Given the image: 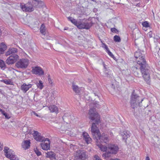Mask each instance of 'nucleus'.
Segmentation results:
<instances>
[{"label": "nucleus", "mask_w": 160, "mask_h": 160, "mask_svg": "<svg viewBox=\"0 0 160 160\" xmlns=\"http://www.w3.org/2000/svg\"><path fill=\"white\" fill-rule=\"evenodd\" d=\"M0 68L3 70L7 68L5 62L2 59H0Z\"/></svg>", "instance_id": "obj_28"}, {"label": "nucleus", "mask_w": 160, "mask_h": 160, "mask_svg": "<svg viewBox=\"0 0 160 160\" xmlns=\"http://www.w3.org/2000/svg\"><path fill=\"white\" fill-rule=\"evenodd\" d=\"M142 25L143 27L146 28L148 27H149V23L147 21L143 22L142 23Z\"/></svg>", "instance_id": "obj_38"}, {"label": "nucleus", "mask_w": 160, "mask_h": 160, "mask_svg": "<svg viewBox=\"0 0 160 160\" xmlns=\"http://www.w3.org/2000/svg\"><path fill=\"white\" fill-rule=\"evenodd\" d=\"M19 58L18 55H14V56H10L6 60L5 62L8 65L13 64Z\"/></svg>", "instance_id": "obj_9"}, {"label": "nucleus", "mask_w": 160, "mask_h": 160, "mask_svg": "<svg viewBox=\"0 0 160 160\" xmlns=\"http://www.w3.org/2000/svg\"><path fill=\"white\" fill-rule=\"evenodd\" d=\"M34 114L35 115H36V116H37V117H40L38 115L37 113H36L35 112H33Z\"/></svg>", "instance_id": "obj_48"}, {"label": "nucleus", "mask_w": 160, "mask_h": 160, "mask_svg": "<svg viewBox=\"0 0 160 160\" xmlns=\"http://www.w3.org/2000/svg\"><path fill=\"white\" fill-rule=\"evenodd\" d=\"M91 22H78L76 26L79 29H88L92 26Z\"/></svg>", "instance_id": "obj_6"}, {"label": "nucleus", "mask_w": 160, "mask_h": 160, "mask_svg": "<svg viewBox=\"0 0 160 160\" xmlns=\"http://www.w3.org/2000/svg\"><path fill=\"white\" fill-rule=\"evenodd\" d=\"M7 48V46L3 42L0 44V55L4 53Z\"/></svg>", "instance_id": "obj_23"}, {"label": "nucleus", "mask_w": 160, "mask_h": 160, "mask_svg": "<svg viewBox=\"0 0 160 160\" xmlns=\"http://www.w3.org/2000/svg\"><path fill=\"white\" fill-rule=\"evenodd\" d=\"M68 20L70 21L72 23H73L74 25L76 26V24H77V22H78L77 21L73 18L69 17L68 18Z\"/></svg>", "instance_id": "obj_32"}, {"label": "nucleus", "mask_w": 160, "mask_h": 160, "mask_svg": "<svg viewBox=\"0 0 160 160\" xmlns=\"http://www.w3.org/2000/svg\"><path fill=\"white\" fill-rule=\"evenodd\" d=\"M47 155L46 157L47 158H49L51 159H55L56 154L54 152L51 151L46 153Z\"/></svg>", "instance_id": "obj_22"}, {"label": "nucleus", "mask_w": 160, "mask_h": 160, "mask_svg": "<svg viewBox=\"0 0 160 160\" xmlns=\"http://www.w3.org/2000/svg\"><path fill=\"white\" fill-rule=\"evenodd\" d=\"M94 94H95V96H96V94H95V93H94Z\"/></svg>", "instance_id": "obj_60"}, {"label": "nucleus", "mask_w": 160, "mask_h": 160, "mask_svg": "<svg viewBox=\"0 0 160 160\" xmlns=\"http://www.w3.org/2000/svg\"><path fill=\"white\" fill-rule=\"evenodd\" d=\"M32 86L31 84H27L23 83L21 87V89L24 93H26Z\"/></svg>", "instance_id": "obj_18"}, {"label": "nucleus", "mask_w": 160, "mask_h": 160, "mask_svg": "<svg viewBox=\"0 0 160 160\" xmlns=\"http://www.w3.org/2000/svg\"><path fill=\"white\" fill-rule=\"evenodd\" d=\"M95 139L96 143L98 142L100 143H105L107 144L108 142L109 138L108 135L104 133H102L101 135H99Z\"/></svg>", "instance_id": "obj_5"}, {"label": "nucleus", "mask_w": 160, "mask_h": 160, "mask_svg": "<svg viewBox=\"0 0 160 160\" xmlns=\"http://www.w3.org/2000/svg\"><path fill=\"white\" fill-rule=\"evenodd\" d=\"M18 52L17 49L15 48H9L6 52L5 55L6 56L10 55V56H14V55H18L17 53Z\"/></svg>", "instance_id": "obj_16"}, {"label": "nucleus", "mask_w": 160, "mask_h": 160, "mask_svg": "<svg viewBox=\"0 0 160 160\" xmlns=\"http://www.w3.org/2000/svg\"><path fill=\"white\" fill-rule=\"evenodd\" d=\"M148 36L149 38H151L152 37V32L151 31L150 32L148 33Z\"/></svg>", "instance_id": "obj_44"}, {"label": "nucleus", "mask_w": 160, "mask_h": 160, "mask_svg": "<svg viewBox=\"0 0 160 160\" xmlns=\"http://www.w3.org/2000/svg\"><path fill=\"white\" fill-rule=\"evenodd\" d=\"M3 110L2 109H1L0 108V112H2V111Z\"/></svg>", "instance_id": "obj_56"}, {"label": "nucleus", "mask_w": 160, "mask_h": 160, "mask_svg": "<svg viewBox=\"0 0 160 160\" xmlns=\"http://www.w3.org/2000/svg\"><path fill=\"white\" fill-rule=\"evenodd\" d=\"M39 2V1L38 0H33L32 1L33 6L38 8V5Z\"/></svg>", "instance_id": "obj_35"}, {"label": "nucleus", "mask_w": 160, "mask_h": 160, "mask_svg": "<svg viewBox=\"0 0 160 160\" xmlns=\"http://www.w3.org/2000/svg\"><path fill=\"white\" fill-rule=\"evenodd\" d=\"M112 88H113L114 89H115V87L113 86V85H112Z\"/></svg>", "instance_id": "obj_57"}, {"label": "nucleus", "mask_w": 160, "mask_h": 160, "mask_svg": "<svg viewBox=\"0 0 160 160\" xmlns=\"http://www.w3.org/2000/svg\"><path fill=\"white\" fill-rule=\"evenodd\" d=\"M0 93L2 94V90L1 89H0Z\"/></svg>", "instance_id": "obj_53"}, {"label": "nucleus", "mask_w": 160, "mask_h": 160, "mask_svg": "<svg viewBox=\"0 0 160 160\" xmlns=\"http://www.w3.org/2000/svg\"><path fill=\"white\" fill-rule=\"evenodd\" d=\"M44 7H45L44 3L41 1H39L38 8H43Z\"/></svg>", "instance_id": "obj_36"}, {"label": "nucleus", "mask_w": 160, "mask_h": 160, "mask_svg": "<svg viewBox=\"0 0 160 160\" xmlns=\"http://www.w3.org/2000/svg\"><path fill=\"white\" fill-rule=\"evenodd\" d=\"M67 28H65L64 29V30H67Z\"/></svg>", "instance_id": "obj_58"}, {"label": "nucleus", "mask_w": 160, "mask_h": 160, "mask_svg": "<svg viewBox=\"0 0 160 160\" xmlns=\"http://www.w3.org/2000/svg\"><path fill=\"white\" fill-rule=\"evenodd\" d=\"M40 31L42 35H45L46 34V28L44 24H42L40 28Z\"/></svg>", "instance_id": "obj_27"}, {"label": "nucleus", "mask_w": 160, "mask_h": 160, "mask_svg": "<svg viewBox=\"0 0 160 160\" xmlns=\"http://www.w3.org/2000/svg\"><path fill=\"white\" fill-rule=\"evenodd\" d=\"M91 0V1H93V0Z\"/></svg>", "instance_id": "obj_61"}, {"label": "nucleus", "mask_w": 160, "mask_h": 160, "mask_svg": "<svg viewBox=\"0 0 160 160\" xmlns=\"http://www.w3.org/2000/svg\"><path fill=\"white\" fill-rule=\"evenodd\" d=\"M139 4H137V6H139Z\"/></svg>", "instance_id": "obj_59"}, {"label": "nucleus", "mask_w": 160, "mask_h": 160, "mask_svg": "<svg viewBox=\"0 0 160 160\" xmlns=\"http://www.w3.org/2000/svg\"><path fill=\"white\" fill-rule=\"evenodd\" d=\"M112 58L114 60H116V58L114 56V57H112Z\"/></svg>", "instance_id": "obj_54"}, {"label": "nucleus", "mask_w": 160, "mask_h": 160, "mask_svg": "<svg viewBox=\"0 0 160 160\" xmlns=\"http://www.w3.org/2000/svg\"><path fill=\"white\" fill-rule=\"evenodd\" d=\"M96 145L102 151L106 152L107 150L108 151V147L102 145L101 143L98 142L96 143Z\"/></svg>", "instance_id": "obj_21"}, {"label": "nucleus", "mask_w": 160, "mask_h": 160, "mask_svg": "<svg viewBox=\"0 0 160 160\" xmlns=\"http://www.w3.org/2000/svg\"><path fill=\"white\" fill-rule=\"evenodd\" d=\"M3 115L5 116L6 118L9 119L10 118V117L6 112L5 113H4Z\"/></svg>", "instance_id": "obj_46"}, {"label": "nucleus", "mask_w": 160, "mask_h": 160, "mask_svg": "<svg viewBox=\"0 0 160 160\" xmlns=\"http://www.w3.org/2000/svg\"><path fill=\"white\" fill-rule=\"evenodd\" d=\"M21 8L22 10L25 12H31L34 10L33 5L31 2H28L26 5H21Z\"/></svg>", "instance_id": "obj_7"}, {"label": "nucleus", "mask_w": 160, "mask_h": 160, "mask_svg": "<svg viewBox=\"0 0 160 160\" xmlns=\"http://www.w3.org/2000/svg\"><path fill=\"white\" fill-rule=\"evenodd\" d=\"M2 33V31L0 29V35H1Z\"/></svg>", "instance_id": "obj_55"}, {"label": "nucleus", "mask_w": 160, "mask_h": 160, "mask_svg": "<svg viewBox=\"0 0 160 160\" xmlns=\"http://www.w3.org/2000/svg\"><path fill=\"white\" fill-rule=\"evenodd\" d=\"M29 64V60L28 59L23 58L19 59L16 63L15 66L18 68L24 69L27 68Z\"/></svg>", "instance_id": "obj_4"}, {"label": "nucleus", "mask_w": 160, "mask_h": 160, "mask_svg": "<svg viewBox=\"0 0 160 160\" xmlns=\"http://www.w3.org/2000/svg\"><path fill=\"white\" fill-rule=\"evenodd\" d=\"M83 136L84 139L87 144L90 143L91 142L92 139L90 138L87 133L85 132H83Z\"/></svg>", "instance_id": "obj_17"}, {"label": "nucleus", "mask_w": 160, "mask_h": 160, "mask_svg": "<svg viewBox=\"0 0 160 160\" xmlns=\"http://www.w3.org/2000/svg\"><path fill=\"white\" fill-rule=\"evenodd\" d=\"M93 108H90V109L89 110V111L91 109H92V111H91V112L92 113H95L94 112V110L95 108H99L100 107V106L98 104V103L96 102H94L93 104ZM96 113H97V112H96Z\"/></svg>", "instance_id": "obj_30"}, {"label": "nucleus", "mask_w": 160, "mask_h": 160, "mask_svg": "<svg viewBox=\"0 0 160 160\" xmlns=\"http://www.w3.org/2000/svg\"><path fill=\"white\" fill-rule=\"evenodd\" d=\"M142 77L147 83L149 84L150 82V67L148 64L140 66L139 67Z\"/></svg>", "instance_id": "obj_3"}, {"label": "nucleus", "mask_w": 160, "mask_h": 160, "mask_svg": "<svg viewBox=\"0 0 160 160\" xmlns=\"http://www.w3.org/2000/svg\"><path fill=\"white\" fill-rule=\"evenodd\" d=\"M4 153H5V156L8 158H9L12 156L15 155L13 153V151L12 149H9L8 147H4Z\"/></svg>", "instance_id": "obj_13"}, {"label": "nucleus", "mask_w": 160, "mask_h": 160, "mask_svg": "<svg viewBox=\"0 0 160 160\" xmlns=\"http://www.w3.org/2000/svg\"><path fill=\"white\" fill-rule=\"evenodd\" d=\"M111 31L112 32H118V31L115 28H111Z\"/></svg>", "instance_id": "obj_43"}, {"label": "nucleus", "mask_w": 160, "mask_h": 160, "mask_svg": "<svg viewBox=\"0 0 160 160\" xmlns=\"http://www.w3.org/2000/svg\"><path fill=\"white\" fill-rule=\"evenodd\" d=\"M43 143H40V145L42 148L44 150H48L50 149V142L49 139L47 138H45L43 140Z\"/></svg>", "instance_id": "obj_8"}, {"label": "nucleus", "mask_w": 160, "mask_h": 160, "mask_svg": "<svg viewBox=\"0 0 160 160\" xmlns=\"http://www.w3.org/2000/svg\"><path fill=\"white\" fill-rule=\"evenodd\" d=\"M110 160H120L119 159H111Z\"/></svg>", "instance_id": "obj_52"}, {"label": "nucleus", "mask_w": 160, "mask_h": 160, "mask_svg": "<svg viewBox=\"0 0 160 160\" xmlns=\"http://www.w3.org/2000/svg\"><path fill=\"white\" fill-rule=\"evenodd\" d=\"M48 108L51 112L57 113L58 112V108L55 105H51L48 107Z\"/></svg>", "instance_id": "obj_24"}, {"label": "nucleus", "mask_w": 160, "mask_h": 160, "mask_svg": "<svg viewBox=\"0 0 160 160\" xmlns=\"http://www.w3.org/2000/svg\"><path fill=\"white\" fill-rule=\"evenodd\" d=\"M107 52L108 53V55L110 56H111V57H114L113 55L112 54V53L111 52H110V51L109 50L108 51V52Z\"/></svg>", "instance_id": "obj_45"}, {"label": "nucleus", "mask_w": 160, "mask_h": 160, "mask_svg": "<svg viewBox=\"0 0 160 160\" xmlns=\"http://www.w3.org/2000/svg\"><path fill=\"white\" fill-rule=\"evenodd\" d=\"M2 82H4L5 83L7 84H10V82H11V81H8V80H2Z\"/></svg>", "instance_id": "obj_41"}, {"label": "nucleus", "mask_w": 160, "mask_h": 160, "mask_svg": "<svg viewBox=\"0 0 160 160\" xmlns=\"http://www.w3.org/2000/svg\"><path fill=\"white\" fill-rule=\"evenodd\" d=\"M108 151L112 154H116L118 151V146L114 144H108Z\"/></svg>", "instance_id": "obj_10"}, {"label": "nucleus", "mask_w": 160, "mask_h": 160, "mask_svg": "<svg viewBox=\"0 0 160 160\" xmlns=\"http://www.w3.org/2000/svg\"><path fill=\"white\" fill-rule=\"evenodd\" d=\"M34 151L38 156H39L41 155V152L37 148H34Z\"/></svg>", "instance_id": "obj_37"}, {"label": "nucleus", "mask_w": 160, "mask_h": 160, "mask_svg": "<svg viewBox=\"0 0 160 160\" xmlns=\"http://www.w3.org/2000/svg\"><path fill=\"white\" fill-rule=\"evenodd\" d=\"M30 140H24L22 143V147L24 149L26 150L30 148Z\"/></svg>", "instance_id": "obj_19"}, {"label": "nucleus", "mask_w": 160, "mask_h": 160, "mask_svg": "<svg viewBox=\"0 0 160 160\" xmlns=\"http://www.w3.org/2000/svg\"><path fill=\"white\" fill-rule=\"evenodd\" d=\"M37 87L41 89H42L43 87V83L41 80L39 81V82L37 83Z\"/></svg>", "instance_id": "obj_33"}, {"label": "nucleus", "mask_w": 160, "mask_h": 160, "mask_svg": "<svg viewBox=\"0 0 160 160\" xmlns=\"http://www.w3.org/2000/svg\"><path fill=\"white\" fill-rule=\"evenodd\" d=\"M112 154V153L108 151V152H106L103 153L102 154V157L107 160L108 158L111 157Z\"/></svg>", "instance_id": "obj_26"}, {"label": "nucleus", "mask_w": 160, "mask_h": 160, "mask_svg": "<svg viewBox=\"0 0 160 160\" xmlns=\"http://www.w3.org/2000/svg\"><path fill=\"white\" fill-rule=\"evenodd\" d=\"M132 69L134 71V75L137 77H139V73L138 72V71H139V69L137 68L136 67H133L132 68Z\"/></svg>", "instance_id": "obj_29"}, {"label": "nucleus", "mask_w": 160, "mask_h": 160, "mask_svg": "<svg viewBox=\"0 0 160 160\" xmlns=\"http://www.w3.org/2000/svg\"><path fill=\"white\" fill-rule=\"evenodd\" d=\"M48 80L49 83L50 84H52V81L51 79L50 76L49 74L48 75Z\"/></svg>", "instance_id": "obj_42"}, {"label": "nucleus", "mask_w": 160, "mask_h": 160, "mask_svg": "<svg viewBox=\"0 0 160 160\" xmlns=\"http://www.w3.org/2000/svg\"><path fill=\"white\" fill-rule=\"evenodd\" d=\"M34 139L37 141L39 142H42L43 141V140L45 138L42 136L40 133L36 131H33V133L32 134Z\"/></svg>", "instance_id": "obj_11"}, {"label": "nucleus", "mask_w": 160, "mask_h": 160, "mask_svg": "<svg viewBox=\"0 0 160 160\" xmlns=\"http://www.w3.org/2000/svg\"><path fill=\"white\" fill-rule=\"evenodd\" d=\"M32 72L33 74L42 76L44 74V72L42 69L40 67H32Z\"/></svg>", "instance_id": "obj_12"}, {"label": "nucleus", "mask_w": 160, "mask_h": 160, "mask_svg": "<svg viewBox=\"0 0 160 160\" xmlns=\"http://www.w3.org/2000/svg\"><path fill=\"white\" fill-rule=\"evenodd\" d=\"M10 160H19V159L17 157H16L15 155L12 156V157L9 158Z\"/></svg>", "instance_id": "obj_39"}, {"label": "nucleus", "mask_w": 160, "mask_h": 160, "mask_svg": "<svg viewBox=\"0 0 160 160\" xmlns=\"http://www.w3.org/2000/svg\"><path fill=\"white\" fill-rule=\"evenodd\" d=\"M94 160H102L100 158L99 156L97 155L94 156Z\"/></svg>", "instance_id": "obj_40"}, {"label": "nucleus", "mask_w": 160, "mask_h": 160, "mask_svg": "<svg viewBox=\"0 0 160 160\" xmlns=\"http://www.w3.org/2000/svg\"><path fill=\"white\" fill-rule=\"evenodd\" d=\"M3 148V146L1 145V143L0 142V151H1Z\"/></svg>", "instance_id": "obj_49"}, {"label": "nucleus", "mask_w": 160, "mask_h": 160, "mask_svg": "<svg viewBox=\"0 0 160 160\" xmlns=\"http://www.w3.org/2000/svg\"><path fill=\"white\" fill-rule=\"evenodd\" d=\"M136 61L137 63L139 65V67L140 66H144L148 64L145 59L144 56H141L140 58H138L137 59H136Z\"/></svg>", "instance_id": "obj_15"}, {"label": "nucleus", "mask_w": 160, "mask_h": 160, "mask_svg": "<svg viewBox=\"0 0 160 160\" xmlns=\"http://www.w3.org/2000/svg\"><path fill=\"white\" fill-rule=\"evenodd\" d=\"M72 88L73 90L76 93H78L80 92V88L77 85L75 84L74 83H72Z\"/></svg>", "instance_id": "obj_25"}, {"label": "nucleus", "mask_w": 160, "mask_h": 160, "mask_svg": "<svg viewBox=\"0 0 160 160\" xmlns=\"http://www.w3.org/2000/svg\"><path fill=\"white\" fill-rule=\"evenodd\" d=\"M87 157L86 152L83 151H78L77 152V157L78 160H84Z\"/></svg>", "instance_id": "obj_14"}, {"label": "nucleus", "mask_w": 160, "mask_h": 160, "mask_svg": "<svg viewBox=\"0 0 160 160\" xmlns=\"http://www.w3.org/2000/svg\"><path fill=\"white\" fill-rule=\"evenodd\" d=\"M129 132L128 131H124L122 132L121 135L122 137L123 140L125 141V142H126V140L130 137Z\"/></svg>", "instance_id": "obj_20"}, {"label": "nucleus", "mask_w": 160, "mask_h": 160, "mask_svg": "<svg viewBox=\"0 0 160 160\" xmlns=\"http://www.w3.org/2000/svg\"><path fill=\"white\" fill-rule=\"evenodd\" d=\"M113 39L115 42H120L121 41V39L120 37L117 35H115Z\"/></svg>", "instance_id": "obj_34"}, {"label": "nucleus", "mask_w": 160, "mask_h": 160, "mask_svg": "<svg viewBox=\"0 0 160 160\" xmlns=\"http://www.w3.org/2000/svg\"><path fill=\"white\" fill-rule=\"evenodd\" d=\"M1 113H2V114L3 115L4 114V113H5L6 112H5L3 110L2 111V112H1Z\"/></svg>", "instance_id": "obj_51"}, {"label": "nucleus", "mask_w": 160, "mask_h": 160, "mask_svg": "<svg viewBox=\"0 0 160 160\" xmlns=\"http://www.w3.org/2000/svg\"><path fill=\"white\" fill-rule=\"evenodd\" d=\"M143 100V99L141 98L135 92V90H133L132 93L130 104L131 107L133 108H134L138 106L141 107L142 106L141 103Z\"/></svg>", "instance_id": "obj_2"}, {"label": "nucleus", "mask_w": 160, "mask_h": 160, "mask_svg": "<svg viewBox=\"0 0 160 160\" xmlns=\"http://www.w3.org/2000/svg\"><path fill=\"white\" fill-rule=\"evenodd\" d=\"M91 111L92 109L89 110V112L88 113L89 115V118L92 120H95V122L92 123L91 127L92 134L93 138H96L100 135V132L97 125L100 123V117L98 113H92Z\"/></svg>", "instance_id": "obj_1"}, {"label": "nucleus", "mask_w": 160, "mask_h": 160, "mask_svg": "<svg viewBox=\"0 0 160 160\" xmlns=\"http://www.w3.org/2000/svg\"><path fill=\"white\" fill-rule=\"evenodd\" d=\"M135 57L136 59L138 58H140L141 56H144L142 53H141L140 51H138L136 52L134 54Z\"/></svg>", "instance_id": "obj_31"}, {"label": "nucleus", "mask_w": 160, "mask_h": 160, "mask_svg": "<svg viewBox=\"0 0 160 160\" xmlns=\"http://www.w3.org/2000/svg\"><path fill=\"white\" fill-rule=\"evenodd\" d=\"M146 160H150L148 156H147L146 157Z\"/></svg>", "instance_id": "obj_50"}, {"label": "nucleus", "mask_w": 160, "mask_h": 160, "mask_svg": "<svg viewBox=\"0 0 160 160\" xmlns=\"http://www.w3.org/2000/svg\"><path fill=\"white\" fill-rule=\"evenodd\" d=\"M104 45V48L106 49L107 52H108V51H109V49L108 47H107V46L105 44H103Z\"/></svg>", "instance_id": "obj_47"}]
</instances>
